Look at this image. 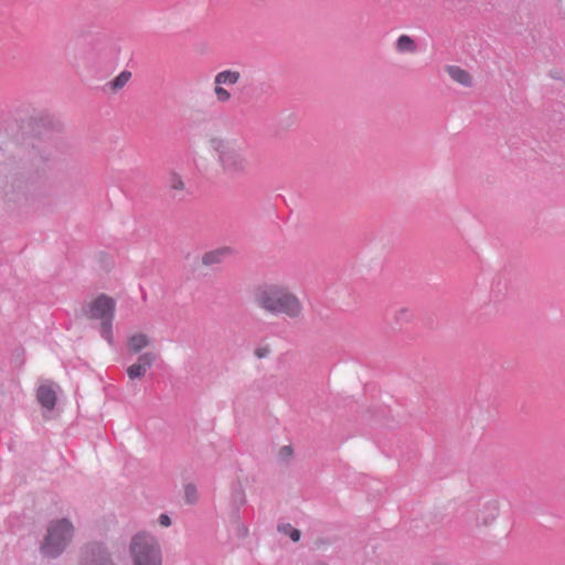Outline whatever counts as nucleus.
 I'll return each instance as SVG.
<instances>
[{
	"instance_id": "1",
	"label": "nucleus",
	"mask_w": 565,
	"mask_h": 565,
	"mask_svg": "<svg viewBox=\"0 0 565 565\" xmlns=\"http://www.w3.org/2000/svg\"><path fill=\"white\" fill-rule=\"evenodd\" d=\"M254 301L260 310L273 316H284L292 320L303 317L302 301L286 285L270 284L259 287Z\"/></svg>"
},
{
	"instance_id": "2",
	"label": "nucleus",
	"mask_w": 565,
	"mask_h": 565,
	"mask_svg": "<svg viewBox=\"0 0 565 565\" xmlns=\"http://www.w3.org/2000/svg\"><path fill=\"white\" fill-rule=\"evenodd\" d=\"M207 147L220 173L234 178L248 172L249 160L236 140L214 135L207 139Z\"/></svg>"
},
{
	"instance_id": "3",
	"label": "nucleus",
	"mask_w": 565,
	"mask_h": 565,
	"mask_svg": "<svg viewBox=\"0 0 565 565\" xmlns=\"http://www.w3.org/2000/svg\"><path fill=\"white\" fill-rule=\"evenodd\" d=\"M116 301L107 295H99L89 301L85 309L88 319L100 321V334L108 342H113V320Z\"/></svg>"
},
{
	"instance_id": "4",
	"label": "nucleus",
	"mask_w": 565,
	"mask_h": 565,
	"mask_svg": "<svg viewBox=\"0 0 565 565\" xmlns=\"http://www.w3.org/2000/svg\"><path fill=\"white\" fill-rule=\"evenodd\" d=\"M130 555L134 565H161V551L154 536L139 532L132 536Z\"/></svg>"
},
{
	"instance_id": "5",
	"label": "nucleus",
	"mask_w": 565,
	"mask_h": 565,
	"mask_svg": "<svg viewBox=\"0 0 565 565\" xmlns=\"http://www.w3.org/2000/svg\"><path fill=\"white\" fill-rule=\"evenodd\" d=\"M73 526L67 520L52 523L42 544V553L46 556H57L71 541Z\"/></svg>"
},
{
	"instance_id": "6",
	"label": "nucleus",
	"mask_w": 565,
	"mask_h": 565,
	"mask_svg": "<svg viewBox=\"0 0 565 565\" xmlns=\"http://www.w3.org/2000/svg\"><path fill=\"white\" fill-rule=\"evenodd\" d=\"M242 74L237 70H222L215 74L213 79V94L218 104H227L233 98L227 87H233L239 83Z\"/></svg>"
},
{
	"instance_id": "7",
	"label": "nucleus",
	"mask_w": 565,
	"mask_h": 565,
	"mask_svg": "<svg viewBox=\"0 0 565 565\" xmlns=\"http://www.w3.org/2000/svg\"><path fill=\"white\" fill-rule=\"evenodd\" d=\"M501 514V503L499 500H489L481 504L471 516V525L477 530L492 526Z\"/></svg>"
},
{
	"instance_id": "8",
	"label": "nucleus",
	"mask_w": 565,
	"mask_h": 565,
	"mask_svg": "<svg viewBox=\"0 0 565 565\" xmlns=\"http://www.w3.org/2000/svg\"><path fill=\"white\" fill-rule=\"evenodd\" d=\"M154 360L156 355L151 352L141 354L138 358V361L127 369L128 377L130 380H136L145 376L147 370L151 367Z\"/></svg>"
},
{
	"instance_id": "9",
	"label": "nucleus",
	"mask_w": 565,
	"mask_h": 565,
	"mask_svg": "<svg viewBox=\"0 0 565 565\" xmlns=\"http://www.w3.org/2000/svg\"><path fill=\"white\" fill-rule=\"evenodd\" d=\"M446 72L456 83L466 87H470L472 85V77L466 70L456 65H450L446 67Z\"/></svg>"
},
{
	"instance_id": "10",
	"label": "nucleus",
	"mask_w": 565,
	"mask_h": 565,
	"mask_svg": "<svg viewBox=\"0 0 565 565\" xmlns=\"http://www.w3.org/2000/svg\"><path fill=\"white\" fill-rule=\"evenodd\" d=\"M36 396H38V401L40 402V404L43 407H45L47 409H52L55 406L56 392L51 386L41 385L38 388Z\"/></svg>"
},
{
	"instance_id": "11",
	"label": "nucleus",
	"mask_w": 565,
	"mask_h": 565,
	"mask_svg": "<svg viewBox=\"0 0 565 565\" xmlns=\"http://www.w3.org/2000/svg\"><path fill=\"white\" fill-rule=\"evenodd\" d=\"M150 344V339L146 333L137 332L128 338L127 345L134 353L140 352Z\"/></svg>"
},
{
	"instance_id": "12",
	"label": "nucleus",
	"mask_w": 565,
	"mask_h": 565,
	"mask_svg": "<svg viewBox=\"0 0 565 565\" xmlns=\"http://www.w3.org/2000/svg\"><path fill=\"white\" fill-rule=\"evenodd\" d=\"M416 49V43L409 35L403 34L396 41V50L399 53H414Z\"/></svg>"
},
{
	"instance_id": "13",
	"label": "nucleus",
	"mask_w": 565,
	"mask_h": 565,
	"mask_svg": "<svg viewBox=\"0 0 565 565\" xmlns=\"http://www.w3.org/2000/svg\"><path fill=\"white\" fill-rule=\"evenodd\" d=\"M130 78H131V73L128 71H122L118 76H116L109 83V87H110L111 92H117V90L121 89L122 87H125L127 85V83L130 81Z\"/></svg>"
},
{
	"instance_id": "14",
	"label": "nucleus",
	"mask_w": 565,
	"mask_h": 565,
	"mask_svg": "<svg viewBox=\"0 0 565 565\" xmlns=\"http://www.w3.org/2000/svg\"><path fill=\"white\" fill-rule=\"evenodd\" d=\"M228 252L230 250L227 248H223V249H217V250H213V252L206 253L203 256V263L206 264V265L213 264V263H217V262L221 260V258L223 256L228 254Z\"/></svg>"
},
{
	"instance_id": "15",
	"label": "nucleus",
	"mask_w": 565,
	"mask_h": 565,
	"mask_svg": "<svg viewBox=\"0 0 565 565\" xmlns=\"http://www.w3.org/2000/svg\"><path fill=\"white\" fill-rule=\"evenodd\" d=\"M169 186L174 191H182L184 189V182L178 173H171L169 175Z\"/></svg>"
},
{
	"instance_id": "16",
	"label": "nucleus",
	"mask_w": 565,
	"mask_h": 565,
	"mask_svg": "<svg viewBox=\"0 0 565 565\" xmlns=\"http://www.w3.org/2000/svg\"><path fill=\"white\" fill-rule=\"evenodd\" d=\"M184 497L188 503H194L198 500V490L193 484H186L184 487Z\"/></svg>"
},
{
	"instance_id": "17",
	"label": "nucleus",
	"mask_w": 565,
	"mask_h": 565,
	"mask_svg": "<svg viewBox=\"0 0 565 565\" xmlns=\"http://www.w3.org/2000/svg\"><path fill=\"white\" fill-rule=\"evenodd\" d=\"M281 530L284 531L285 534L289 535L294 542H298L300 540V531L294 529L289 524L284 525Z\"/></svg>"
},
{
	"instance_id": "18",
	"label": "nucleus",
	"mask_w": 565,
	"mask_h": 565,
	"mask_svg": "<svg viewBox=\"0 0 565 565\" xmlns=\"http://www.w3.org/2000/svg\"><path fill=\"white\" fill-rule=\"evenodd\" d=\"M270 352H271V350H270V347L268 344L257 347L254 350V354L258 359L267 358L270 354Z\"/></svg>"
},
{
	"instance_id": "19",
	"label": "nucleus",
	"mask_w": 565,
	"mask_h": 565,
	"mask_svg": "<svg viewBox=\"0 0 565 565\" xmlns=\"http://www.w3.org/2000/svg\"><path fill=\"white\" fill-rule=\"evenodd\" d=\"M159 523L162 525V526H169L171 524V520L170 518L167 515V514H161L159 516Z\"/></svg>"
},
{
	"instance_id": "20",
	"label": "nucleus",
	"mask_w": 565,
	"mask_h": 565,
	"mask_svg": "<svg viewBox=\"0 0 565 565\" xmlns=\"http://www.w3.org/2000/svg\"><path fill=\"white\" fill-rule=\"evenodd\" d=\"M92 565H111L106 557L94 559Z\"/></svg>"
}]
</instances>
